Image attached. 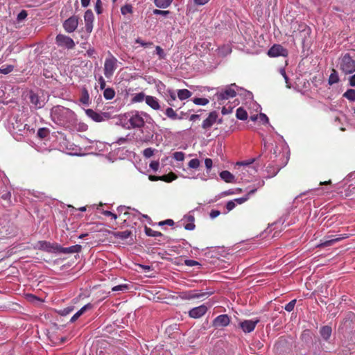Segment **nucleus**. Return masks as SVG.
<instances>
[{
  "instance_id": "nucleus-1",
  "label": "nucleus",
  "mask_w": 355,
  "mask_h": 355,
  "mask_svg": "<svg viewBox=\"0 0 355 355\" xmlns=\"http://www.w3.org/2000/svg\"><path fill=\"white\" fill-rule=\"evenodd\" d=\"M120 124L125 129L141 128L146 123L152 124L154 121L146 112L132 110L120 116Z\"/></svg>"
},
{
  "instance_id": "nucleus-2",
  "label": "nucleus",
  "mask_w": 355,
  "mask_h": 355,
  "mask_svg": "<svg viewBox=\"0 0 355 355\" xmlns=\"http://www.w3.org/2000/svg\"><path fill=\"white\" fill-rule=\"evenodd\" d=\"M254 159H249L236 163L234 169L236 171V176L239 180L249 182L252 178L256 175L257 166L254 164Z\"/></svg>"
},
{
  "instance_id": "nucleus-3",
  "label": "nucleus",
  "mask_w": 355,
  "mask_h": 355,
  "mask_svg": "<svg viewBox=\"0 0 355 355\" xmlns=\"http://www.w3.org/2000/svg\"><path fill=\"white\" fill-rule=\"evenodd\" d=\"M73 112L60 105L55 106L51 110V119L58 125L62 126L69 123L73 119Z\"/></svg>"
},
{
  "instance_id": "nucleus-4",
  "label": "nucleus",
  "mask_w": 355,
  "mask_h": 355,
  "mask_svg": "<svg viewBox=\"0 0 355 355\" xmlns=\"http://www.w3.org/2000/svg\"><path fill=\"white\" fill-rule=\"evenodd\" d=\"M241 90L235 84H231L215 94V99L220 105L224 104L225 101L232 98Z\"/></svg>"
},
{
  "instance_id": "nucleus-5",
  "label": "nucleus",
  "mask_w": 355,
  "mask_h": 355,
  "mask_svg": "<svg viewBox=\"0 0 355 355\" xmlns=\"http://www.w3.org/2000/svg\"><path fill=\"white\" fill-rule=\"evenodd\" d=\"M117 59L111 53L106 58L104 62V75L107 78H111L118 67Z\"/></svg>"
},
{
  "instance_id": "nucleus-6",
  "label": "nucleus",
  "mask_w": 355,
  "mask_h": 355,
  "mask_svg": "<svg viewBox=\"0 0 355 355\" xmlns=\"http://www.w3.org/2000/svg\"><path fill=\"white\" fill-rule=\"evenodd\" d=\"M340 67L344 73H352L355 71V60L348 54H345L340 59Z\"/></svg>"
},
{
  "instance_id": "nucleus-7",
  "label": "nucleus",
  "mask_w": 355,
  "mask_h": 355,
  "mask_svg": "<svg viewBox=\"0 0 355 355\" xmlns=\"http://www.w3.org/2000/svg\"><path fill=\"white\" fill-rule=\"evenodd\" d=\"M56 43L58 46L71 49L75 46V42L69 36L59 34L56 37Z\"/></svg>"
},
{
  "instance_id": "nucleus-8",
  "label": "nucleus",
  "mask_w": 355,
  "mask_h": 355,
  "mask_svg": "<svg viewBox=\"0 0 355 355\" xmlns=\"http://www.w3.org/2000/svg\"><path fill=\"white\" fill-rule=\"evenodd\" d=\"M288 54V50L280 44H274L268 51V56L271 58L278 56L286 57Z\"/></svg>"
},
{
  "instance_id": "nucleus-9",
  "label": "nucleus",
  "mask_w": 355,
  "mask_h": 355,
  "mask_svg": "<svg viewBox=\"0 0 355 355\" xmlns=\"http://www.w3.org/2000/svg\"><path fill=\"white\" fill-rule=\"evenodd\" d=\"M85 113L87 116L91 118L96 122H102L106 119H108L110 116L106 112H96L92 109L85 110Z\"/></svg>"
},
{
  "instance_id": "nucleus-10",
  "label": "nucleus",
  "mask_w": 355,
  "mask_h": 355,
  "mask_svg": "<svg viewBox=\"0 0 355 355\" xmlns=\"http://www.w3.org/2000/svg\"><path fill=\"white\" fill-rule=\"evenodd\" d=\"M259 321V319L257 318L254 320H245L239 322V327L244 333H250L254 331Z\"/></svg>"
},
{
  "instance_id": "nucleus-11",
  "label": "nucleus",
  "mask_w": 355,
  "mask_h": 355,
  "mask_svg": "<svg viewBox=\"0 0 355 355\" xmlns=\"http://www.w3.org/2000/svg\"><path fill=\"white\" fill-rule=\"evenodd\" d=\"M78 17L77 16H71L66 19L63 23V27L66 32L73 33L78 27Z\"/></svg>"
},
{
  "instance_id": "nucleus-12",
  "label": "nucleus",
  "mask_w": 355,
  "mask_h": 355,
  "mask_svg": "<svg viewBox=\"0 0 355 355\" xmlns=\"http://www.w3.org/2000/svg\"><path fill=\"white\" fill-rule=\"evenodd\" d=\"M94 15L91 10L85 11L84 15V21L85 24V30L88 33H90L93 30V22Z\"/></svg>"
},
{
  "instance_id": "nucleus-13",
  "label": "nucleus",
  "mask_w": 355,
  "mask_h": 355,
  "mask_svg": "<svg viewBox=\"0 0 355 355\" xmlns=\"http://www.w3.org/2000/svg\"><path fill=\"white\" fill-rule=\"evenodd\" d=\"M30 101L36 109L44 107L46 103V99L44 96H40L33 92L30 94Z\"/></svg>"
},
{
  "instance_id": "nucleus-14",
  "label": "nucleus",
  "mask_w": 355,
  "mask_h": 355,
  "mask_svg": "<svg viewBox=\"0 0 355 355\" xmlns=\"http://www.w3.org/2000/svg\"><path fill=\"white\" fill-rule=\"evenodd\" d=\"M58 244L51 243L46 241H40L37 243L36 247L49 252H57V247Z\"/></svg>"
},
{
  "instance_id": "nucleus-15",
  "label": "nucleus",
  "mask_w": 355,
  "mask_h": 355,
  "mask_svg": "<svg viewBox=\"0 0 355 355\" xmlns=\"http://www.w3.org/2000/svg\"><path fill=\"white\" fill-rule=\"evenodd\" d=\"M207 311V307L202 304L199 306L193 308L189 312V315L193 318H199L204 315Z\"/></svg>"
},
{
  "instance_id": "nucleus-16",
  "label": "nucleus",
  "mask_w": 355,
  "mask_h": 355,
  "mask_svg": "<svg viewBox=\"0 0 355 355\" xmlns=\"http://www.w3.org/2000/svg\"><path fill=\"white\" fill-rule=\"evenodd\" d=\"M57 252L63 254H73L80 252L82 247L80 245H75L68 248H63L60 245H58Z\"/></svg>"
},
{
  "instance_id": "nucleus-17",
  "label": "nucleus",
  "mask_w": 355,
  "mask_h": 355,
  "mask_svg": "<svg viewBox=\"0 0 355 355\" xmlns=\"http://www.w3.org/2000/svg\"><path fill=\"white\" fill-rule=\"evenodd\" d=\"M230 319L227 315H220L214 320L215 327H226L230 324Z\"/></svg>"
},
{
  "instance_id": "nucleus-18",
  "label": "nucleus",
  "mask_w": 355,
  "mask_h": 355,
  "mask_svg": "<svg viewBox=\"0 0 355 355\" xmlns=\"http://www.w3.org/2000/svg\"><path fill=\"white\" fill-rule=\"evenodd\" d=\"M217 114L215 112H211L208 117L202 122V126L204 129H208L211 127L216 121Z\"/></svg>"
},
{
  "instance_id": "nucleus-19",
  "label": "nucleus",
  "mask_w": 355,
  "mask_h": 355,
  "mask_svg": "<svg viewBox=\"0 0 355 355\" xmlns=\"http://www.w3.org/2000/svg\"><path fill=\"white\" fill-rule=\"evenodd\" d=\"M220 177L223 180L227 183L236 182L237 180H239L237 179V178H235V175L232 174L228 171H223L222 172H220Z\"/></svg>"
},
{
  "instance_id": "nucleus-20",
  "label": "nucleus",
  "mask_w": 355,
  "mask_h": 355,
  "mask_svg": "<svg viewBox=\"0 0 355 355\" xmlns=\"http://www.w3.org/2000/svg\"><path fill=\"white\" fill-rule=\"evenodd\" d=\"M146 103L155 110H159L160 105L157 98L152 96H146Z\"/></svg>"
},
{
  "instance_id": "nucleus-21",
  "label": "nucleus",
  "mask_w": 355,
  "mask_h": 355,
  "mask_svg": "<svg viewBox=\"0 0 355 355\" xmlns=\"http://www.w3.org/2000/svg\"><path fill=\"white\" fill-rule=\"evenodd\" d=\"M191 95L192 93L187 89H178L177 92V96L180 101L186 100L190 98Z\"/></svg>"
},
{
  "instance_id": "nucleus-22",
  "label": "nucleus",
  "mask_w": 355,
  "mask_h": 355,
  "mask_svg": "<svg viewBox=\"0 0 355 355\" xmlns=\"http://www.w3.org/2000/svg\"><path fill=\"white\" fill-rule=\"evenodd\" d=\"M257 188L251 189L245 196L239 198H236L234 200V201L235 202V203H237L239 205H241V204L244 203L249 199V198L251 195H253L257 191Z\"/></svg>"
},
{
  "instance_id": "nucleus-23",
  "label": "nucleus",
  "mask_w": 355,
  "mask_h": 355,
  "mask_svg": "<svg viewBox=\"0 0 355 355\" xmlns=\"http://www.w3.org/2000/svg\"><path fill=\"white\" fill-rule=\"evenodd\" d=\"M347 236H338V237H336V238H331L330 236L329 237V239L323 242V243H321L319 245L320 246H329V245H331L332 244H334V243L337 242V241H341L342 239L346 238Z\"/></svg>"
},
{
  "instance_id": "nucleus-24",
  "label": "nucleus",
  "mask_w": 355,
  "mask_h": 355,
  "mask_svg": "<svg viewBox=\"0 0 355 355\" xmlns=\"http://www.w3.org/2000/svg\"><path fill=\"white\" fill-rule=\"evenodd\" d=\"M173 0H154L155 6L158 8H168Z\"/></svg>"
},
{
  "instance_id": "nucleus-25",
  "label": "nucleus",
  "mask_w": 355,
  "mask_h": 355,
  "mask_svg": "<svg viewBox=\"0 0 355 355\" xmlns=\"http://www.w3.org/2000/svg\"><path fill=\"white\" fill-rule=\"evenodd\" d=\"M320 334L324 339L327 340L331 336V328L329 326L322 327L320 329Z\"/></svg>"
},
{
  "instance_id": "nucleus-26",
  "label": "nucleus",
  "mask_w": 355,
  "mask_h": 355,
  "mask_svg": "<svg viewBox=\"0 0 355 355\" xmlns=\"http://www.w3.org/2000/svg\"><path fill=\"white\" fill-rule=\"evenodd\" d=\"M80 101L84 104L88 105L89 103V95L86 89H83L81 93V97L80 98Z\"/></svg>"
},
{
  "instance_id": "nucleus-27",
  "label": "nucleus",
  "mask_w": 355,
  "mask_h": 355,
  "mask_svg": "<svg viewBox=\"0 0 355 355\" xmlns=\"http://www.w3.org/2000/svg\"><path fill=\"white\" fill-rule=\"evenodd\" d=\"M236 116L238 119L245 120L248 118V113L243 108L239 107L236 110Z\"/></svg>"
},
{
  "instance_id": "nucleus-28",
  "label": "nucleus",
  "mask_w": 355,
  "mask_h": 355,
  "mask_svg": "<svg viewBox=\"0 0 355 355\" xmlns=\"http://www.w3.org/2000/svg\"><path fill=\"white\" fill-rule=\"evenodd\" d=\"M165 114L166 115L171 119H181L182 118L181 117H178V114L177 113L175 112V111L171 108V107H168L166 110V112H165Z\"/></svg>"
},
{
  "instance_id": "nucleus-29",
  "label": "nucleus",
  "mask_w": 355,
  "mask_h": 355,
  "mask_svg": "<svg viewBox=\"0 0 355 355\" xmlns=\"http://www.w3.org/2000/svg\"><path fill=\"white\" fill-rule=\"evenodd\" d=\"M115 96V92L112 88H107L104 89L103 96L107 100L112 99Z\"/></svg>"
},
{
  "instance_id": "nucleus-30",
  "label": "nucleus",
  "mask_w": 355,
  "mask_h": 355,
  "mask_svg": "<svg viewBox=\"0 0 355 355\" xmlns=\"http://www.w3.org/2000/svg\"><path fill=\"white\" fill-rule=\"evenodd\" d=\"M159 178H160V180H162V181H164L166 182H171L177 178V175L175 174H174L173 173H171L168 175L159 176Z\"/></svg>"
},
{
  "instance_id": "nucleus-31",
  "label": "nucleus",
  "mask_w": 355,
  "mask_h": 355,
  "mask_svg": "<svg viewBox=\"0 0 355 355\" xmlns=\"http://www.w3.org/2000/svg\"><path fill=\"white\" fill-rule=\"evenodd\" d=\"M339 80L338 73L336 70L333 69L331 73L329 76V84L333 85L337 83Z\"/></svg>"
},
{
  "instance_id": "nucleus-32",
  "label": "nucleus",
  "mask_w": 355,
  "mask_h": 355,
  "mask_svg": "<svg viewBox=\"0 0 355 355\" xmlns=\"http://www.w3.org/2000/svg\"><path fill=\"white\" fill-rule=\"evenodd\" d=\"M146 96L143 92L137 93L132 97V103L142 102L144 100L146 101Z\"/></svg>"
},
{
  "instance_id": "nucleus-33",
  "label": "nucleus",
  "mask_w": 355,
  "mask_h": 355,
  "mask_svg": "<svg viewBox=\"0 0 355 355\" xmlns=\"http://www.w3.org/2000/svg\"><path fill=\"white\" fill-rule=\"evenodd\" d=\"M343 96L350 101H355V90L349 89L345 92Z\"/></svg>"
},
{
  "instance_id": "nucleus-34",
  "label": "nucleus",
  "mask_w": 355,
  "mask_h": 355,
  "mask_svg": "<svg viewBox=\"0 0 355 355\" xmlns=\"http://www.w3.org/2000/svg\"><path fill=\"white\" fill-rule=\"evenodd\" d=\"M193 102L196 105H206L207 104L209 103V101L206 98H193Z\"/></svg>"
},
{
  "instance_id": "nucleus-35",
  "label": "nucleus",
  "mask_w": 355,
  "mask_h": 355,
  "mask_svg": "<svg viewBox=\"0 0 355 355\" xmlns=\"http://www.w3.org/2000/svg\"><path fill=\"white\" fill-rule=\"evenodd\" d=\"M279 73L283 76V78H284L285 80V83L286 84V87L288 88H291V83L289 82V79H288V77L286 75V71L284 69V68H280L279 70Z\"/></svg>"
},
{
  "instance_id": "nucleus-36",
  "label": "nucleus",
  "mask_w": 355,
  "mask_h": 355,
  "mask_svg": "<svg viewBox=\"0 0 355 355\" xmlns=\"http://www.w3.org/2000/svg\"><path fill=\"white\" fill-rule=\"evenodd\" d=\"M14 67L12 65L3 66L0 68V73L8 74L12 71Z\"/></svg>"
},
{
  "instance_id": "nucleus-37",
  "label": "nucleus",
  "mask_w": 355,
  "mask_h": 355,
  "mask_svg": "<svg viewBox=\"0 0 355 355\" xmlns=\"http://www.w3.org/2000/svg\"><path fill=\"white\" fill-rule=\"evenodd\" d=\"M121 12L122 15H124L126 14H128V13H132V6L129 5V4H126L123 6H122L121 8Z\"/></svg>"
},
{
  "instance_id": "nucleus-38",
  "label": "nucleus",
  "mask_w": 355,
  "mask_h": 355,
  "mask_svg": "<svg viewBox=\"0 0 355 355\" xmlns=\"http://www.w3.org/2000/svg\"><path fill=\"white\" fill-rule=\"evenodd\" d=\"M188 166L191 168H198L200 166V161L198 159H192L189 161Z\"/></svg>"
},
{
  "instance_id": "nucleus-39",
  "label": "nucleus",
  "mask_w": 355,
  "mask_h": 355,
  "mask_svg": "<svg viewBox=\"0 0 355 355\" xmlns=\"http://www.w3.org/2000/svg\"><path fill=\"white\" fill-rule=\"evenodd\" d=\"M168 94L169 98L167 99V101L170 105L174 106V105L172 103V101H175L176 95L173 90H168Z\"/></svg>"
},
{
  "instance_id": "nucleus-40",
  "label": "nucleus",
  "mask_w": 355,
  "mask_h": 355,
  "mask_svg": "<svg viewBox=\"0 0 355 355\" xmlns=\"http://www.w3.org/2000/svg\"><path fill=\"white\" fill-rule=\"evenodd\" d=\"M155 150L152 148H147L144 150L143 155L146 158H150L154 154Z\"/></svg>"
},
{
  "instance_id": "nucleus-41",
  "label": "nucleus",
  "mask_w": 355,
  "mask_h": 355,
  "mask_svg": "<svg viewBox=\"0 0 355 355\" xmlns=\"http://www.w3.org/2000/svg\"><path fill=\"white\" fill-rule=\"evenodd\" d=\"M173 157L177 161H183L184 159V153L180 151L175 152L173 153Z\"/></svg>"
},
{
  "instance_id": "nucleus-42",
  "label": "nucleus",
  "mask_w": 355,
  "mask_h": 355,
  "mask_svg": "<svg viewBox=\"0 0 355 355\" xmlns=\"http://www.w3.org/2000/svg\"><path fill=\"white\" fill-rule=\"evenodd\" d=\"M146 233L148 236H155V237L162 235V234L160 232L154 231L150 228H146Z\"/></svg>"
},
{
  "instance_id": "nucleus-43",
  "label": "nucleus",
  "mask_w": 355,
  "mask_h": 355,
  "mask_svg": "<svg viewBox=\"0 0 355 355\" xmlns=\"http://www.w3.org/2000/svg\"><path fill=\"white\" fill-rule=\"evenodd\" d=\"M295 303H296V300H291L289 303H288L285 306V310L288 312L292 311L295 307Z\"/></svg>"
},
{
  "instance_id": "nucleus-44",
  "label": "nucleus",
  "mask_w": 355,
  "mask_h": 355,
  "mask_svg": "<svg viewBox=\"0 0 355 355\" xmlns=\"http://www.w3.org/2000/svg\"><path fill=\"white\" fill-rule=\"evenodd\" d=\"M155 51H156V53L159 55V58L160 59L165 58L166 54H165L164 50L159 46H157L155 47Z\"/></svg>"
},
{
  "instance_id": "nucleus-45",
  "label": "nucleus",
  "mask_w": 355,
  "mask_h": 355,
  "mask_svg": "<svg viewBox=\"0 0 355 355\" xmlns=\"http://www.w3.org/2000/svg\"><path fill=\"white\" fill-rule=\"evenodd\" d=\"M128 286L126 284H121L116 286H114L112 288V291L116 292V291H123L126 289H128Z\"/></svg>"
},
{
  "instance_id": "nucleus-46",
  "label": "nucleus",
  "mask_w": 355,
  "mask_h": 355,
  "mask_svg": "<svg viewBox=\"0 0 355 355\" xmlns=\"http://www.w3.org/2000/svg\"><path fill=\"white\" fill-rule=\"evenodd\" d=\"M135 42L137 44H140L141 46H144V47H148V46H151L153 45V42H144V40H142L140 38H137L136 40H135Z\"/></svg>"
},
{
  "instance_id": "nucleus-47",
  "label": "nucleus",
  "mask_w": 355,
  "mask_h": 355,
  "mask_svg": "<svg viewBox=\"0 0 355 355\" xmlns=\"http://www.w3.org/2000/svg\"><path fill=\"white\" fill-rule=\"evenodd\" d=\"M49 133V131L46 128H40L37 131V135L40 137V138H44L47 136Z\"/></svg>"
},
{
  "instance_id": "nucleus-48",
  "label": "nucleus",
  "mask_w": 355,
  "mask_h": 355,
  "mask_svg": "<svg viewBox=\"0 0 355 355\" xmlns=\"http://www.w3.org/2000/svg\"><path fill=\"white\" fill-rule=\"evenodd\" d=\"M130 232L128 231V230L121 232L117 234V236L122 239H128L130 236Z\"/></svg>"
},
{
  "instance_id": "nucleus-49",
  "label": "nucleus",
  "mask_w": 355,
  "mask_h": 355,
  "mask_svg": "<svg viewBox=\"0 0 355 355\" xmlns=\"http://www.w3.org/2000/svg\"><path fill=\"white\" fill-rule=\"evenodd\" d=\"M130 209V207H127L125 206H119L117 209V211L119 213L121 214L123 213L125 215H130L131 214L130 212H128L127 210Z\"/></svg>"
},
{
  "instance_id": "nucleus-50",
  "label": "nucleus",
  "mask_w": 355,
  "mask_h": 355,
  "mask_svg": "<svg viewBox=\"0 0 355 355\" xmlns=\"http://www.w3.org/2000/svg\"><path fill=\"white\" fill-rule=\"evenodd\" d=\"M153 14L154 15H162V16H167L170 14V11L169 10H157V9H155L153 10Z\"/></svg>"
},
{
  "instance_id": "nucleus-51",
  "label": "nucleus",
  "mask_w": 355,
  "mask_h": 355,
  "mask_svg": "<svg viewBox=\"0 0 355 355\" xmlns=\"http://www.w3.org/2000/svg\"><path fill=\"white\" fill-rule=\"evenodd\" d=\"M27 17V12L26 10H21L17 15V20L19 21L25 19Z\"/></svg>"
},
{
  "instance_id": "nucleus-52",
  "label": "nucleus",
  "mask_w": 355,
  "mask_h": 355,
  "mask_svg": "<svg viewBox=\"0 0 355 355\" xmlns=\"http://www.w3.org/2000/svg\"><path fill=\"white\" fill-rule=\"evenodd\" d=\"M184 263L186 266L191 267L199 265V263L198 261L191 259L185 260Z\"/></svg>"
},
{
  "instance_id": "nucleus-53",
  "label": "nucleus",
  "mask_w": 355,
  "mask_h": 355,
  "mask_svg": "<svg viewBox=\"0 0 355 355\" xmlns=\"http://www.w3.org/2000/svg\"><path fill=\"white\" fill-rule=\"evenodd\" d=\"M259 119L260 121H261L263 123H268L269 121L268 116L265 114H263V113H261L259 114Z\"/></svg>"
},
{
  "instance_id": "nucleus-54",
  "label": "nucleus",
  "mask_w": 355,
  "mask_h": 355,
  "mask_svg": "<svg viewBox=\"0 0 355 355\" xmlns=\"http://www.w3.org/2000/svg\"><path fill=\"white\" fill-rule=\"evenodd\" d=\"M101 0H96V4H95V10L98 14H100L101 12Z\"/></svg>"
},
{
  "instance_id": "nucleus-55",
  "label": "nucleus",
  "mask_w": 355,
  "mask_h": 355,
  "mask_svg": "<svg viewBox=\"0 0 355 355\" xmlns=\"http://www.w3.org/2000/svg\"><path fill=\"white\" fill-rule=\"evenodd\" d=\"M159 164L157 161H153L150 164V167L155 171H157L159 168Z\"/></svg>"
},
{
  "instance_id": "nucleus-56",
  "label": "nucleus",
  "mask_w": 355,
  "mask_h": 355,
  "mask_svg": "<svg viewBox=\"0 0 355 355\" xmlns=\"http://www.w3.org/2000/svg\"><path fill=\"white\" fill-rule=\"evenodd\" d=\"M236 206V203L234 200L229 201L226 205V208L228 211L232 210Z\"/></svg>"
},
{
  "instance_id": "nucleus-57",
  "label": "nucleus",
  "mask_w": 355,
  "mask_h": 355,
  "mask_svg": "<svg viewBox=\"0 0 355 355\" xmlns=\"http://www.w3.org/2000/svg\"><path fill=\"white\" fill-rule=\"evenodd\" d=\"M72 311H73V307L69 306V307H67V308L62 309L60 311V313H61V315H67L69 313H70Z\"/></svg>"
},
{
  "instance_id": "nucleus-58",
  "label": "nucleus",
  "mask_w": 355,
  "mask_h": 355,
  "mask_svg": "<svg viewBox=\"0 0 355 355\" xmlns=\"http://www.w3.org/2000/svg\"><path fill=\"white\" fill-rule=\"evenodd\" d=\"M205 164L206 168L208 170H210L211 168L212 164H213L212 160L210 158H206L205 160Z\"/></svg>"
},
{
  "instance_id": "nucleus-59",
  "label": "nucleus",
  "mask_w": 355,
  "mask_h": 355,
  "mask_svg": "<svg viewBox=\"0 0 355 355\" xmlns=\"http://www.w3.org/2000/svg\"><path fill=\"white\" fill-rule=\"evenodd\" d=\"M202 295V294H196V293H189L187 294V295L185 297L187 299H194V298H198Z\"/></svg>"
},
{
  "instance_id": "nucleus-60",
  "label": "nucleus",
  "mask_w": 355,
  "mask_h": 355,
  "mask_svg": "<svg viewBox=\"0 0 355 355\" xmlns=\"http://www.w3.org/2000/svg\"><path fill=\"white\" fill-rule=\"evenodd\" d=\"M103 215L107 216H111L114 220H116L117 218L116 214L110 211H104L103 212Z\"/></svg>"
},
{
  "instance_id": "nucleus-61",
  "label": "nucleus",
  "mask_w": 355,
  "mask_h": 355,
  "mask_svg": "<svg viewBox=\"0 0 355 355\" xmlns=\"http://www.w3.org/2000/svg\"><path fill=\"white\" fill-rule=\"evenodd\" d=\"M98 83H99V85H100V88L101 89H105L106 83H105V80H104V78L102 76H101L99 78Z\"/></svg>"
},
{
  "instance_id": "nucleus-62",
  "label": "nucleus",
  "mask_w": 355,
  "mask_h": 355,
  "mask_svg": "<svg viewBox=\"0 0 355 355\" xmlns=\"http://www.w3.org/2000/svg\"><path fill=\"white\" fill-rule=\"evenodd\" d=\"M80 315H82V313L78 311H77L71 318L70 322H74Z\"/></svg>"
},
{
  "instance_id": "nucleus-63",
  "label": "nucleus",
  "mask_w": 355,
  "mask_h": 355,
  "mask_svg": "<svg viewBox=\"0 0 355 355\" xmlns=\"http://www.w3.org/2000/svg\"><path fill=\"white\" fill-rule=\"evenodd\" d=\"M92 305L90 304H87L86 305L83 306L79 311L82 313V315L88 309H91Z\"/></svg>"
},
{
  "instance_id": "nucleus-64",
  "label": "nucleus",
  "mask_w": 355,
  "mask_h": 355,
  "mask_svg": "<svg viewBox=\"0 0 355 355\" xmlns=\"http://www.w3.org/2000/svg\"><path fill=\"white\" fill-rule=\"evenodd\" d=\"M184 228L187 230H193L195 228V225L193 222H191L185 225Z\"/></svg>"
}]
</instances>
